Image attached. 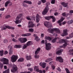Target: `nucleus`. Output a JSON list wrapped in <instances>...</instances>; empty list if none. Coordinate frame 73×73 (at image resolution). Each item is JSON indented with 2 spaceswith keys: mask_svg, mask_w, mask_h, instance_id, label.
<instances>
[{
  "mask_svg": "<svg viewBox=\"0 0 73 73\" xmlns=\"http://www.w3.org/2000/svg\"><path fill=\"white\" fill-rule=\"evenodd\" d=\"M54 31H56V33H60V30L58 29H48V31L51 33H52L54 35H55V36H57V34H55V33L53 32Z\"/></svg>",
  "mask_w": 73,
  "mask_h": 73,
  "instance_id": "1",
  "label": "nucleus"
},
{
  "mask_svg": "<svg viewBox=\"0 0 73 73\" xmlns=\"http://www.w3.org/2000/svg\"><path fill=\"white\" fill-rule=\"evenodd\" d=\"M22 16V15L21 14L20 15H19L15 19L16 21H14L15 23L16 24H19L21 22V21L22 20V19L20 20H19Z\"/></svg>",
  "mask_w": 73,
  "mask_h": 73,
  "instance_id": "2",
  "label": "nucleus"
},
{
  "mask_svg": "<svg viewBox=\"0 0 73 73\" xmlns=\"http://www.w3.org/2000/svg\"><path fill=\"white\" fill-rule=\"evenodd\" d=\"M1 61L3 62L4 65H8L9 64V60L8 59L4 58H3L1 60Z\"/></svg>",
  "mask_w": 73,
  "mask_h": 73,
  "instance_id": "3",
  "label": "nucleus"
},
{
  "mask_svg": "<svg viewBox=\"0 0 73 73\" xmlns=\"http://www.w3.org/2000/svg\"><path fill=\"white\" fill-rule=\"evenodd\" d=\"M18 58L17 56L13 55L11 57V61L12 62H14L16 61Z\"/></svg>",
  "mask_w": 73,
  "mask_h": 73,
  "instance_id": "4",
  "label": "nucleus"
},
{
  "mask_svg": "<svg viewBox=\"0 0 73 73\" xmlns=\"http://www.w3.org/2000/svg\"><path fill=\"white\" fill-rule=\"evenodd\" d=\"M1 28L2 30H5L7 28L11 29H15L14 27H10L9 26H5L2 27H1Z\"/></svg>",
  "mask_w": 73,
  "mask_h": 73,
  "instance_id": "5",
  "label": "nucleus"
},
{
  "mask_svg": "<svg viewBox=\"0 0 73 73\" xmlns=\"http://www.w3.org/2000/svg\"><path fill=\"white\" fill-rule=\"evenodd\" d=\"M44 24L46 27L48 28H51L52 27L51 24L48 22H45Z\"/></svg>",
  "mask_w": 73,
  "mask_h": 73,
  "instance_id": "6",
  "label": "nucleus"
},
{
  "mask_svg": "<svg viewBox=\"0 0 73 73\" xmlns=\"http://www.w3.org/2000/svg\"><path fill=\"white\" fill-rule=\"evenodd\" d=\"M12 67H13V69L11 70V71L12 72L14 73L17 70V68L16 66V65L15 64H13L12 65Z\"/></svg>",
  "mask_w": 73,
  "mask_h": 73,
  "instance_id": "7",
  "label": "nucleus"
},
{
  "mask_svg": "<svg viewBox=\"0 0 73 73\" xmlns=\"http://www.w3.org/2000/svg\"><path fill=\"white\" fill-rule=\"evenodd\" d=\"M49 10V8L48 6L47 5L45 7V9H44V11L42 13V14L45 15L48 12Z\"/></svg>",
  "mask_w": 73,
  "mask_h": 73,
  "instance_id": "8",
  "label": "nucleus"
},
{
  "mask_svg": "<svg viewBox=\"0 0 73 73\" xmlns=\"http://www.w3.org/2000/svg\"><path fill=\"white\" fill-rule=\"evenodd\" d=\"M19 40L21 43H23L26 42L27 39L25 38H20L19 39Z\"/></svg>",
  "mask_w": 73,
  "mask_h": 73,
  "instance_id": "9",
  "label": "nucleus"
},
{
  "mask_svg": "<svg viewBox=\"0 0 73 73\" xmlns=\"http://www.w3.org/2000/svg\"><path fill=\"white\" fill-rule=\"evenodd\" d=\"M46 45V50H50L51 48L50 46L51 44L50 43H47L46 42L45 43Z\"/></svg>",
  "mask_w": 73,
  "mask_h": 73,
  "instance_id": "10",
  "label": "nucleus"
},
{
  "mask_svg": "<svg viewBox=\"0 0 73 73\" xmlns=\"http://www.w3.org/2000/svg\"><path fill=\"white\" fill-rule=\"evenodd\" d=\"M34 26V24L31 21H29L28 23V27L29 28H33Z\"/></svg>",
  "mask_w": 73,
  "mask_h": 73,
  "instance_id": "11",
  "label": "nucleus"
},
{
  "mask_svg": "<svg viewBox=\"0 0 73 73\" xmlns=\"http://www.w3.org/2000/svg\"><path fill=\"white\" fill-rule=\"evenodd\" d=\"M56 61H59L60 62H63V59H62V58L60 56H58L56 57Z\"/></svg>",
  "mask_w": 73,
  "mask_h": 73,
  "instance_id": "12",
  "label": "nucleus"
},
{
  "mask_svg": "<svg viewBox=\"0 0 73 73\" xmlns=\"http://www.w3.org/2000/svg\"><path fill=\"white\" fill-rule=\"evenodd\" d=\"M39 65L40 66H41L43 68H44L46 67V63L44 62H41L39 63Z\"/></svg>",
  "mask_w": 73,
  "mask_h": 73,
  "instance_id": "13",
  "label": "nucleus"
},
{
  "mask_svg": "<svg viewBox=\"0 0 73 73\" xmlns=\"http://www.w3.org/2000/svg\"><path fill=\"white\" fill-rule=\"evenodd\" d=\"M8 48L9 49V54H12V52H13V50H12V46H8Z\"/></svg>",
  "mask_w": 73,
  "mask_h": 73,
  "instance_id": "14",
  "label": "nucleus"
},
{
  "mask_svg": "<svg viewBox=\"0 0 73 73\" xmlns=\"http://www.w3.org/2000/svg\"><path fill=\"white\" fill-rule=\"evenodd\" d=\"M67 29L64 30L63 31V33L61 35L62 36H64V35H68V33H67Z\"/></svg>",
  "mask_w": 73,
  "mask_h": 73,
  "instance_id": "15",
  "label": "nucleus"
},
{
  "mask_svg": "<svg viewBox=\"0 0 73 73\" xmlns=\"http://www.w3.org/2000/svg\"><path fill=\"white\" fill-rule=\"evenodd\" d=\"M62 5L64 7H67V8H68L69 7L68 5V3H65L64 2H62L61 3Z\"/></svg>",
  "mask_w": 73,
  "mask_h": 73,
  "instance_id": "16",
  "label": "nucleus"
},
{
  "mask_svg": "<svg viewBox=\"0 0 73 73\" xmlns=\"http://www.w3.org/2000/svg\"><path fill=\"white\" fill-rule=\"evenodd\" d=\"M65 19L64 18L62 17L60 20L58 21L57 22L58 23H59V25L60 26L62 25V24L61 23V22H62Z\"/></svg>",
  "mask_w": 73,
  "mask_h": 73,
  "instance_id": "17",
  "label": "nucleus"
},
{
  "mask_svg": "<svg viewBox=\"0 0 73 73\" xmlns=\"http://www.w3.org/2000/svg\"><path fill=\"white\" fill-rule=\"evenodd\" d=\"M36 21L37 23H38L40 21V19L39 18L40 17V16L38 14H37L36 17Z\"/></svg>",
  "mask_w": 73,
  "mask_h": 73,
  "instance_id": "18",
  "label": "nucleus"
},
{
  "mask_svg": "<svg viewBox=\"0 0 73 73\" xmlns=\"http://www.w3.org/2000/svg\"><path fill=\"white\" fill-rule=\"evenodd\" d=\"M63 50H60L57 51L56 53L58 55H60V54H61L62 52H63Z\"/></svg>",
  "mask_w": 73,
  "mask_h": 73,
  "instance_id": "19",
  "label": "nucleus"
},
{
  "mask_svg": "<svg viewBox=\"0 0 73 73\" xmlns=\"http://www.w3.org/2000/svg\"><path fill=\"white\" fill-rule=\"evenodd\" d=\"M31 35V33H27L25 34H23L21 35V36H30Z\"/></svg>",
  "mask_w": 73,
  "mask_h": 73,
  "instance_id": "20",
  "label": "nucleus"
},
{
  "mask_svg": "<svg viewBox=\"0 0 73 73\" xmlns=\"http://www.w3.org/2000/svg\"><path fill=\"white\" fill-rule=\"evenodd\" d=\"M38 66H35L34 67V70L38 72H39L40 71L38 69Z\"/></svg>",
  "mask_w": 73,
  "mask_h": 73,
  "instance_id": "21",
  "label": "nucleus"
},
{
  "mask_svg": "<svg viewBox=\"0 0 73 73\" xmlns=\"http://www.w3.org/2000/svg\"><path fill=\"white\" fill-rule=\"evenodd\" d=\"M45 38L46 40H48L49 41H50L52 40V39L51 37L49 36H46L45 37Z\"/></svg>",
  "mask_w": 73,
  "mask_h": 73,
  "instance_id": "22",
  "label": "nucleus"
},
{
  "mask_svg": "<svg viewBox=\"0 0 73 73\" xmlns=\"http://www.w3.org/2000/svg\"><path fill=\"white\" fill-rule=\"evenodd\" d=\"M40 50V48H38L35 52V54H37L39 53Z\"/></svg>",
  "mask_w": 73,
  "mask_h": 73,
  "instance_id": "23",
  "label": "nucleus"
},
{
  "mask_svg": "<svg viewBox=\"0 0 73 73\" xmlns=\"http://www.w3.org/2000/svg\"><path fill=\"white\" fill-rule=\"evenodd\" d=\"M33 44V42L31 41H28L26 44L28 46H29Z\"/></svg>",
  "mask_w": 73,
  "mask_h": 73,
  "instance_id": "24",
  "label": "nucleus"
},
{
  "mask_svg": "<svg viewBox=\"0 0 73 73\" xmlns=\"http://www.w3.org/2000/svg\"><path fill=\"white\" fill-rule=\"evenodd\" d=\"M68 45V44L67 43H65L63 45V46H60V48H64L66 46H67Z\"/></svg>",
  "mask_w": 73,
  "mask_h": 73,
  "instance_id": "25",
  "label": "nucleus"
},
{
  "mask_svg": "<svg viewBox=\"0 0 73 73\" xmlns=\"http://www.w3.org/2000/svg\"><path fill=\"white\" fill-rule=\"evenodd\" d=\"M52 60H53V59H52L51 58H49L46 59L45 61V62H50V61H52Z\"/></svg>",
  "mask_w": 73,
  "mask_h": 73,
  "instance_id": "26",
  "label": "nucleus"
},
{
  "mask_svg": "<svg viewBox=\"0 0 73 73\" xmlns=\"http://www.w3.org/2000/svg\"><path fill=\"white\" fill-rule=\"evenodd\" d=\"M66 39H62L60 40V41H59V42L60 43L61 42H66Z\"/></svg>",
  "mask_w": 73,
  "mask_h": 73,
  "instance_id": "27",
  "label": "nucleus"
},
{
  "mask_svg": "<svg viewBox=\"0 0 73 73\" xmlns=\"http://www.w3.org/2000/svg\"><path fill=\"white\" fill-rule=\"evenodd\" d=\"M14 47L15 48H21V45H15L14 46Z\"/></svg>",
  "mask_w": 73,
  "mask_h": 73,
  "instance_id": "28",
  "label": "nucleus"
},
{
  "mask_svg": "<svg viewBox=\"0 0 73 73\" xmlns=\"http://www.w3.org/2000/svg\"><path fill=\"white\" fill-rule=\"evenodd\" d=\"M26 58L27 60H31V56H28L27 55L26 56Z\"/></svg>",
  "mask_w": 73,
  "mask_h": 73,
  "instance_id": "29",
  "label": "nucleus"
},
{
  "mask_svg": "<svg viewBox=\"0 0 73 73\" xmlns=\"http://www.w3.org/2000/svg\"><path fill=\"white\" fill-rule=\"evenodd\" d=\"M24 61V59L22 58H19L18 60V62H23Z\"/></svg>",
  "mask_w": 73,
  "mask_h": 73,
  "instance_id": "30",
  "label": "nucleus"
},
{
  "mask_svg": "<svg viewBox=\"0 0 73 73\" xmlns=\"http://www.w3.org/2000/svg\"><path fill=\"white\" fill-rule=\"evenodd\" d=\"M69 54L71 55L72 54L73 56V49H71L69 51Z\"/></svg>",
  "mask_w": 73,
  "mask_h": 73,
  "instance_id": "31",
  "label": "nucleus"
},
{
  "mask_svg": "<svg viewBox=\"0 0 73 73\" xmlns=\"http://www.w3.org/2000/svg\"><path fill=\"white\" fill-rule=\"evenodd\" d=\"M3 73H9V69H8L7 70L3 71Z\"/></svg>",
  "mask_w": 73,
  "mask_h": 73,
  "instance_id": "32",
  "label": "nucleus"
},
{
  "mask_svg": "<svg viewBox=\"0 0 73 73\" xmlns=\"http://www.w3.org/2000/svg\"><path fill=\"white\" fill-rule=\"evenodd\" d=\"M67 23L68 25H70L72 24L73 23V20H71V21H68Z\"/></svg>",
  "mask_w": 73,
  "mask_h": 73,
  "instance_id": "33",
  "label": "nucleus"
},
{
  "mask_svg": "<svg viewBox=\"0 0 73 73\" xmlns=\"http://www.w3.org/2000/svg\"><path fill=\"white\" fill-rule=\"evenodd\" d=\"M27 46H28L26 44H24L23 46L22 47V49H26V48H27Z\"/></svg>",
  "mask_w": 73,
  "mask_h": 73,
  "instance_id": "34",
  "label": "nucleus"
},
{
  "mask_svg": "<svg viewBox=\"0 0 73 73\" xmlns=\"http://www.w3.org/2000/svg\"><path fill=\"white\" fill-rule=\"evenodd\" d=\"M10 3V1H8L7 2H6L5 4V7H7V6H8V4H9Z\"/></svg>",
  "mask_w": 73,
  "mask_h": 73,
  "instance_id": "35",
  "label": "nucleus"
},
{
  "mask_svg": "<svg viewBox=\"0 0 73 73\" xmlns=\"http://www.w3.org/2000/svg\"><path fill=\"white\" fill-rule=\"evenodd\" d=\"M4 54V51L2 50L0 51V55L1 56H3Z\"/></svg>",
  "mask_w": 73,
  "mask_h": 73,
  "instance_id": "36",
  "label": "nucleus"
},
{
  "mask_svg": "<svg viewBox=\"0 0 73 73\" xmlns=\"http://www.w3.org/2000/svg\"><path fill=\"white\" fill-rule=\"evenodd\" d=\"M51 16H48V17H45V18L46 20H49L51 18Z\"/></svg>",
  "mask_w": 73,
  "mask_h": 73,
  "instance_id": "37",
  "label": "nucleus"
},
{
  "mask_svg": "<svg viewBox=\"0 0 73 73\" xmlns=\"http://www.w3.org/2000/svg\"><path fill=\"white\" fill-rule=\"evenodd\" d=\"M34 31V30L33 29L30 28L29 29V32H31V33H33Z\"/></svg>",
  "mask_w": 73,
  "mask_h": 73,
  "instance_id": "38",
  "label": "nucleus"
},
{
  "mask_svg": "<svg viewBox=\"0 0 73 73\" xmlns=\"http://www.w3.org/2000/svg\"><path fill=\"white\" fill-rule=\"evenodd\" d=\"M51 17V18L52 19V21L53 22H54L56 21V19L54 17L52 16H51L50 17Z\"/></svg>",
  "mask_w": 73,
  "mask_h": 73,
  "instance_id": "39",
  "label": "nucleus"
},
{
  "mask_svg": "<svg viewBox=\"0 0 73 73\" xmlns=\"http://www.w3.org/2000/svg\"><path fill=\"white\" fill-rule=\"evenodd\" d=\"M57 38H55L53 39L52 40L51 42L53 43L55 42L56 41Z\"/></svg>",
  "mask_w": 73,
  "mask_h": 73,
  "instance_id": "40",
  "label": "nucleus"
},
{
  "mask_svg": "<svg viewBox=\"0 0 73 73\" xmlns=\"http://www.w3.org/2000/svg\"><path fill=\"white\" fill-rule=\"evenodd\" d=\"M35 39L37 41H38L40 40V38H39L37 36L35 38Z\"/></svg>",
  "mask_w": 73,
  "mask_h": 73,
  "instance_id": "41",
  "label": "nucleus"
},
{
  "mask_svg": "<svg viewBox=\"0 0 73 73\" xmlns=\"http://www.w3.org/2000/svg\"><path fill=\"white\" fill-rule=\"evenodd\" d=\"M65 70L66 72V73H70L69 71V70L68 69L66 68L65 69Z\"/></svg>",
  "mask_w": 73,
  "mask_h": 73,
  "instance_id": "42",
  "label": "nucleus"
},
{
  "mask_svg": "<svg viewBox=\"0 0 73 73\" xmlns=\"http://www.w3.org/2000/svg\"><path fill=\"white\" fill-rule=\"evenodd\" d=\"M69 36L70 38H72L73 37V33L70 34Z\"/></svg>",
  "mask_w": 73,
  "mask_h": 73,
  "instance_id": "43",
  "label": "nucleus"
},
{
  "mask_svg": "<svg viewBox=\"0 0 73 73\" xmlns=\"http://www.w3.org/2000/svg\"><path fill=\"white\" fill-rule=\"evenodd\" d=\"M3 67V64L0 63V68L1 69H2Z\"/></svg>",
  "mask_w": 73,
  "mask_h": 73,
  "instance_id": "44",
  "label": "nucleus"
},
{
  "mask_svg": "<svg viewBox=\"0 0 73 73\" xmlns=\"http://www.w3.org/2000/svg\"><path fill=\"white\" fill-rule=\"evenodd\" d=\"M33 69L31 68H28V70L31 72H32L33 71Z\"/></svg>",
  "mask_w": 73,
  "mask_h": 73,
  "instance_id": "45",
  "label": "nucleus"
},
{
  "mask_svg": "<svg viewBox=\"0 0 73 73\" xmlns=\"http://www.w3.org/2000/svg\"><path fill=\"white\" fill-rule=\"evenodd\" d=\"M27 19L28 20H31V19H30V17L29 16H28L26 17Z\"/></svg>",
  "mask_w": 73,
  "mask_h": 73,
  "instance_id": "46",
  "label": "nucleus"
},
{
  "mask_svg": "<svg viewBox=\"0 0 73 73\" xmlns=\"http://www.w3.org/2000/svg\"><path fill=\"white\" fill-rule=\"evenodd\" d=\"M12 40L14 42H17V40H16V39H15L14 38H13L12 39Z\"/></svg>",
  "mask_w": 73,
  "mask_h": 73,
  "instance_id": "47",
  "label": "nucleus"
},
{
  "mask_svg": "<svg viewBox=\"0 0 73 73\" xmlns=\"http://www.w3.org/2000/svg\"><path fill=\"white\" fill-rule=\"evenodd\" d=\"M35 58H38L39 57V56L38 55H35Z\"/></svg>",
  "mask_w": 73,
  "mask_h": 73,
  "instance_id": "48",
  "label": "nucleus"
},
{
  "mask_svg": "<svg viewBox=\"0 0 73 73\" xmlns=\"http://www.w3.org/2000/svg\"><path fill=\"white\" fill-rule=\"evenodd\" d=\"M55 2V0H52L51 2L52 4H53Z\"/></svg>",
  "mask_w": 73,
  "mask_h": 73,
  "instance_id": "49",
  "label": "nucleus"
},
{
  "mask_svg": "<svg viewBox=\"0 0 73 73\" xmlns=\"http://www.w3.org/2000/svg\"><path fill=\"white\" fill-rule=\"evenodd\" d=\"M62 15H63V16L64 17H67V16H66V14L65 13H63L62 14Z\"/></svg>",
  "mask_w": 73,
  "mask_h": 73,
  "instance_id": "50",
  "label": "nucleus"
},
{
  "mask_svg": "<svg viewBox=\"0 0 73 73\" xmlns=\"http://www.w3.org/2000/svg\"><path fill=\"white\" fill-rule=\"evenodd\" d=\"M20 73H31V72L29 71H28L27 73L26 72H21Z\"/></svg>",
  "mask_w": 73,
  "mask_h": 73,
  "instance_id": "51",
  "label": "nucleus"
},
{
  "mask_svg": "<svg viewBox=\"0 0 73 73\" xmlns=\"http://www.w3.org/2000/svg\"><path fill=\"white\" fill-rule=\"evenodd\" d=\"M5 43H7L8 42V40L7 39H5L3 41Z\"/></svg>",
  "mask_w": 73,
  "mask_h": 73,
  "instance_id": "52",
  "label": "nucleus"
},
{
  "mask_svg": "<svg viewBox=\"0 0 73 73\" xmlns=\"http://www.w3.org/2000/svg\"><path fill=\"white\" fill-rule=\"evenodd\" d=\"M7 54H8V51H5L4 52V54L5 55Z\"/></svg>",
  "mask_w": 73,
  "mask_h": 73,
  "instance_id": "53",
  "label": "nucleus"
},
{
  "mask_svg": "<svg viewBox=\"0 0 73 73\" xmlns=\"http://www.w3.org/2000/svg\"><path fill=\"white\" fill-rule=\"evenodd\" d=\"M4 68L6 70L7 69V66L5 65L4 66Z\"/></svg>",
  "mask_w": 73,
  "mask_h": 73,
  "instance_id": "54",
  "label": "nucleus"
},
{
  "mask_svg": "<svg viewBox=\"0 0 73 73\" xmlns=\"http://www.w3.org/2000/svg\"><path fill=\"white\" fill-rule=\"evenodd\" d=\"M41 1L42 3H44L46 2V0H41Z\"/></svg>",
  "mask_w": 73,
  "mask_h": 73,
  "instance_id": "55",
  "label": "nucleus"
},
{
  "mask_svg": "<svg viewBox=\"0 0 73 73\" xmlns=\"http://www.w3.org/2000/svg\"><path fill=\"white\" fill-rule=\"evenodd\" d=\"M11 17V16L9 15H8L6 16L5 17L7 19L8 18H9Z\"/></svg>",
  "mask_w": 73,
  "mask_h": 73,
  "instance_id": "56",
  "label": "nucleus"
},
{
  "mask_svg": "<svg viewBox=\"0 0 73 73\" xmlns=\"http://www.w3.org/2000/svg\"><path fill=\"white\" fill-rule=\"evenodd\" d=\"M31 65V64L30 63H29V64H28L27 65V67H30V66Z\"/></svg>",
  "mask_w": 73,
  "mask_h": 73,
  "instance_id": "57",
  "label": "nucleus"
},
{
  "mask_svg": "<svg viewBox=\"0 0 73 73\" xmlns=\"http://www.w3.org/2000/svg\"><path fill=\"white\" fill-rule=\"evenodd\" d=\"M27 3H28L29 4H32V2L30 1H28Z\"/></svg>",
  "mask_w": 73,
  "mask_h": 73,
  "instance_id": "58",
  "label": "nucleus"
},
{
  "mask_svg": "<svg viewBox=\"0 0 73 73\" xmlns=\"http://www.w3.org/2000/svg\"><path fill=\"white\" fill-rule=\"evenodd\" d=\"M52 68L53 70H54L55 68V67L54 66H52Z\"/></svg>",
  "mask_w": 73,
  "mask_h": 73,
  "instance_id": "59",
  "label": "nucleus"
},
{
  "mask_svg": "<svg viewBox=\"0 0 73 73\" xmlns=\"http://www.w3.org/2000/svg\"><path fill=\"white\" fill-rule=\"evenodd\" d=\"M58 70L59 72H61V70L60 69V68L58 67Z\"/></svg>",
  "mask_w": 73,
  "mask_h": 73,
  "instance_id": "60",
  "label": "nucleus"
},
{
  "mask_svg": "<svg viewBox=\"0 0 73 73\" xmlns=\"http://www.w3.org/2000/svg\"><path fill=\"white\" fill-rule=\"evenodd\" d=\"M4 8H2L0 9V10L1 11H3L4 10Z\"/></svg>",
  "mask_w": 73,
  "mask_h": 73,
  "instance_id": "61",
  "label": "nucleus"
},
{
  "mask_svg": "<svg viewBox=\"0 0 73 73\" xmlns=\"http://www.w3.org/2000/svg\"><path fill=\"white\" fill-rule=\"evenodd\" d=\"M54 14L55 16H57L58 15V13H55Z\"/></svg>",
  "mask_w": 73,
  "mask_h": 73,
  "instance_id": "62",
  "label": "nucleus"
},
{
  "mask_svg": "<svg viewBox=\"0 0 73 73\" xmlns=\"http://www.w3.org/2000/svg\"><path fill=\"white\" fill-rule=\"evenodd\" d=\"M41 1H39L38 3V4L39 5L40 4H41Z\"/></svg>",
  "mask_w": 73,
  "mask_h": 73,
  "instance_id": "63",
  "label": "nucleus"
},
{
  "mask_svg": "<svg viewBox=\"0 0 73 73\" xmlns=\"http://www.w3.org/2000/svg\"><path fill=\"white\" fill-rule=\"evenodd\" d=\"M44 36V35L42 34V33L41 35V36L42 37Z\"/></svg>",
  "mask_w": 73,
  "mask_h": 73,
  "instance_id": "64",
  "label": "nucleus"
}]
</instances>
